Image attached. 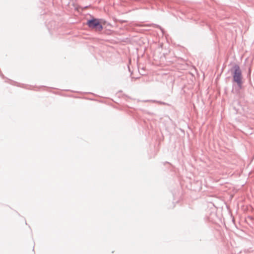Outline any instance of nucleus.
Masks as SVG:
<instances>
[{"instance_id": "obj_1", "label": "nucleus", "mask_w": 254, "mask_h": 254, "mask_svg": "<svg viewBox=\"0 0 254 254\" xmlns=\"http://www.w3.org/2000/svg\"><path fill=\"white\" fill-rule=\"evenodd\" d=\"M87 24L90 28L95 29L96 30L101 31L103 29V27L100 23L99 20L97 19L89 20L87 22Z\"/></svg>"}, {"instance_id": "obj_2", "label": "nucleus", "mask_w": 254, "mask_h": 254, "mask_svg": "<svg viewBox=\"0 0 254 254\" xmlns=\"http://www.w3.org/2000/svg\"><path fill=\"white\" fill-rule=\"evenodd\" d=\"M235 71L234 73L233 78L235 82H236L239 85L242 83V74L240 67L238 65L234 66Z\"/></svg>"}]
</instances>
